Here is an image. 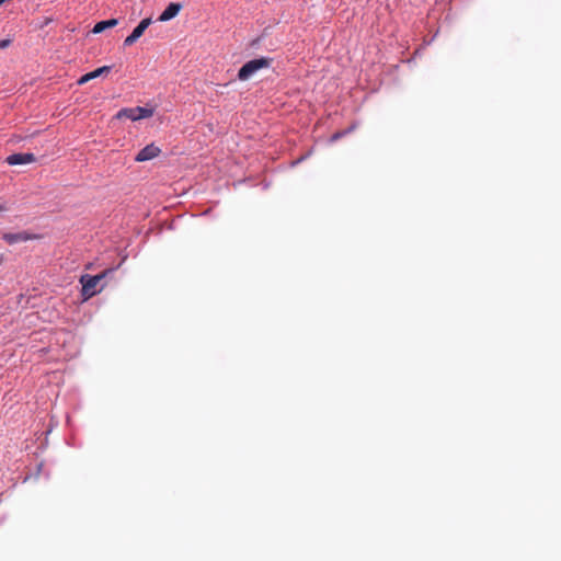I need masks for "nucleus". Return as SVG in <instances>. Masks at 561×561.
Here are the masks:
<instances>
[{
	"label": "nucleus",
	"mask_w": 561,
	"mask_h": 561,
	"mask_svg": "<svg viewBox=\"0 0 561 561\" xmlns=\"http://www.w3.org/2000/svg\"><path fill=\"white\" fill-rule=\"evenodd\" d=\"M113 268H107L98 275H82L79 282L82 285L81 295L83 300H88L100 293L102 289V287L98 288L100 282L104 279L108 274L113 273Z\"/></svg>",
	"instance_id": "nucleus-1"
},
{
	"label": "nucleus",
	"mask_w": 561,
	"mask_h": 561,
	"mask_svg": "<svg viewBox=\"0 0 561 561\" xmlns=\"http://www.w3.org/2000/svg\"><path fill=\"white\" fill-rule=\"evenodd\" d=\"M272 64V58L261 57L245 62L238 72V78L242 81L250 79L255 72L261 69L268 68Z\"/></svg>",
	"instance_id": "nucleus-2"
},
{
	"label": "nucleus",
	"mask_w": 561,
	"mask_h": 561,
	"mask_svg": "<svg viewBox=\"0 0 561 561\" xmlns=\"http://www.w3.org/2000/svg\"><path fill=\"white\" fill-rule=\"evenodd\" d=\"M153 115V108L150 107H126L118 111L116 114L117 118H128L130 121H139L142 118H149Z\"/></svg>",
	"instance_id": "nucleus-3"
},
{
	"label": "nucleus",
	"mask_w": 561,
	"mask_h": 561,
	"mask_svg": "<svg viewBox=\"0 0 561 561\" xmlns=\"http://www.w3.org/2000/svg\"><path fill=\"white\" fill-rule=\"evenodd\" d=\"M161 153V149L154 144L144 147L135 157V161L145 162L157 158Z\"/></svg>",
	"instance_id": "nucleus-4"
},
{
	"label": "nucleus",
	"mask_w": 561,
	"mask_h": 561,
	"mask_svg": "<svg viewBox=\"0 0 561 561\" xmlns=\"http://www.w3.org/2000/svg\"><path fill=\"white\" fill-rule=\"evenodd\" d=\"M151 24V19L150 18H147V19H144L135 28L134 31L131 32L130 35H128L125 41H124V45L125 46H131L140 36H142V34L145 33V31L148 28V26Z\"/></svg>",
	"instance_id": "nucleus-5"
},
{
	"label": "nucleus",
	"mask_w": 561,
	"mask_h": 561,
	"mask_svg": "<svg viewBox=\"0 0 561 561\" xmlns=\"http://www.w3.org/2000/svg\"><path fill=\"white\" fill-rule=\"evenodd\" d=\"M35 161L33 153H14L7 158V162L10 165L27 164Z\"/></svg>",
	"instance_id": "nucleus-6"
},
{
	"label": "nucleus",
	"mask_w": 561,
	"mask_h": 561,
	"mask_svg": "<svg viewBox=\"0 0 561 561\" xmlns=\"http://www.w3.org/2000/svg\"><path fill=\"white\" fill-rule=\"evenodd\" d=\"M182 9V5L180 3H170L165 10L161 13V15L159 16V21L161 22H165V21H169L173 18H175L179 12L181 11Z\"/></svg>",
	"instance_id": "nucleus-7"
},
{
	"label": "nucleus",
	"mask_w": 561,
	"mask_h": 561,
	"mask_svg": "<svg viewBox=\"0 0 561 561\" xmlns=\"http://www.w3.org/2000/svg\"><path fill=\"white\" fill-rule=\"evenodd\" d=\"M8 243L13 244L18 242L27 241L31 237L26 232H18V233H5L2 236Z\"/></svg>",
	"instance_id": "nucleus-8"
},
{
	"label": "nucleus",
	"mask_w": 561,
	"mask_h": 561,
	"mask_svg": "<svg viewBox=\"0 0 561 561\" xmlns=\"http://www.w3.org/2000/svg\"><path fill=\"white\" fill-rule=\"evenodd\" d=\"M118 23V21L116 19H110V20H105V21H101V22H98L92 32L94 34H99V33H102L104 30L106 28H111V27H114L116 26Z\"/></svg>",
	"instance_id": "nucleus-9"
},
{
	"label": "nucleus",
	"mask_w": 561,
	"mask_h": 561,
	"mask_svg": "<svg viewBox=\"0 0 561 561\" xmlns=\"http://www.w3.org/2000/svg\"><path fill=\"white\" fill-rule=\"evenodd\" d=\"M110 70H111V67L103 66V67H100V68L93 70L92 73H93L94 78H98V77H100L103 73H107Z\"/></svg>",
	"instance_id": "nucleus-10"
},
{
	"label": "nucleus",
	"mask_w": 561,
	"mask_h": 561,
	"mask_svg": "<svg viewBox=\"0 0 561 561\" xmlns=\"http://www.w3.org/2000/svg\"><path fill=\"white\" fill-rule=\"evenodd\" d=\"M92 79H95V78L93 77V73H92V71H91V72L85 73L84 76H82V77L79 79L78 83H79V84H83V83H85V82H88V81H90V80H92Z\"/></svg>",
	"instance_id": "nucleus-11"
},
{
	"label": "nucleus",
	"mask_w": 561,
	"mask_h": 561,
	"mask_svg": "<svg viewBox=\"0 0 561 561\" xmlns=\"http://www.w3.org/2000/svg\"><path fill=\"white\" fill-rule=\"evenodd\" d=\"M10 44L9 39H2V48L7 47Z\"/></svg>",
	"instance_id": "nucleus-12"
},
{
	"label": "nucleus",
	"mask_w": 561,
	"mask_h": 561,
	"mask_svg": "<svg viewBox=\"0 0 561 561\" xmlns=\"http://www.w3.org/2000/svg\"><path fill=\"white\" fill-rule=\"evenodd\" d=\"M5 0H2V3L4 2Z\"/></svg>",
	"instance_id": "nucleus-13"
}]
</instances>
